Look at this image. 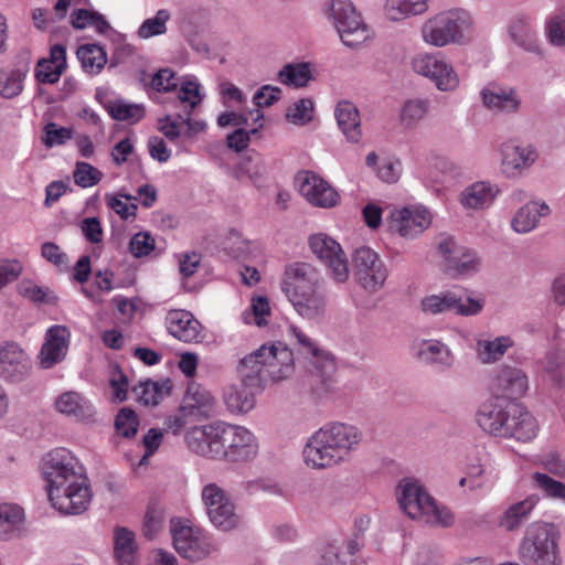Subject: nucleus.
Returning <instances> with one entry per match:
<instances>
[{"mask_svg": "<svg viewBox=\"0 0 565 565\" xmlns=\"http://www.w3.org/2000/svg\"><path fill=\"white\" fill-rule=\"evenodd\" d=\"M18 292L35 303H55L57 297L52 295L47 289H44L41 286L34 285L29 279H23L18 285Z\"/></svg>", "mask_w": 565, "mask_h": 565, "instance_id": "nucleus-50", "label": "nucleus"}, {"mask_svg": "<svg viewBox=\"0 0 565 565\" xmlns=\"http://www.w3.org/2000/svg\"><path fill=\"white\" fill-rule=\"evenodd\" d=\"M511 39L523 50L541 55V47L531 18L524 13L518 14L509 26Z\"/></svg>", "mask_w": 565, "mask_h": 565, "instance_id": "nucleus-30", "label": "nucleus"}, {"mask_svg": "<svg viewBox=\"0 0 565 565\" xmlns=\"http://www.w3.org/2000/svg\"><path fill=\"white\" fill-rule=\"evenodd\" d=\"M289 333L296 339L298 350L301 354L311 359V364L317 370L322 380L329 379L335 371L333 356L320 349L319 345L299 328L291 324Z\"/></svg>", "mask_w": 565, "mask_h": 565, "instance_id": "nucleus-21", "label": "nucleus"}, {"mask_svg": "<svg viewBox=\"0 0 565 565\" xmlns=\"http://www.w3.org/2000/svg\"><path fill=\"white\" fill-rule=\"evenodd\" d=\"M512 345L513 341L510 337H498L492 341H479L477 351L482 363H493L500 360Z\"/></svg>", "mask_w": 565, "mask_h": 565, "instance_id": "nucleus-47", "label": "nucleus"}, {"mask_svg": "<svg viewBox=\"0 0 565 565\" xmlns=\"http://www.w3.org/2000/svg\"><path fill=\"white\" fill-rule=\"evenodd\" d=\"M262 390H252L242 385H232L224 391V402L233 413H247L255 406V395Z\"/></svg>", "mask_w": 565, "mask_h": 565, "instance_id": "nucleus-38", "label": "nucleus"}, {"mask_svg": "<svg viewBox=\"0 0 565 565\" xmlns=\"http://www.w3.org/2000/svg\"><path fill=\"white\" fill-rule=\"evenodd\" d=\"M70 337V330L65 326L56 324L47 329L40 351V364L43 369H51L65 359Z\"/></svg>", "mask_w": 565, "mask_h": 565, "instance_id": "nucleus-23", "label": "nucleus"}, {"mask_svg": "<svg viewBox=\"0 0 565 565\" xmlns=\"http://www.w3.org/2000/svg\"><path fill=\"white\" fill-rule=\"evenodd\" d=\"M32 369L26 352L14 341L0 343V377L19 383L28 377Z\"/></svg>", "mask_w": 565, "mask_h": 565, "instance_id": "nucleus-16", "label": "nucleus"}, {"mask_svg": "<svg viewBox=\"0 0 565 565\" xmlns=\"http://www.w3.org/2000/svg\"><path fill=\"white\" fill-rule=\"evenodd\" d=\"M330 15L344 45L354 47L367 39L366 25L350 0H332Z\"/></svg>", "mask_w": 565, "mask_h": 565, "instance_id": "nucleus-11", "label": "nucleus"}, {"mask_svg": "<svg viewBox=\"0 0 565 565\" xmlns=\"http://www.w3.org/2000/svg\"><path fill=\"white\" fill-rule=\"evenodd\" d=\"M230 424L216 422L201 427H193L185 435L191 451L199 456L222 460L226 455L225 438Z\"/></svg>", "mask_w": 565, "mask_h": 565, "instance_id": "nucleus-9", "label": "nucleus"}, {"mask_svg": "<svg viewBox=\"0 0 565 565\" xmlns=\"http://www.w3.org/2000/svg\"><path fill=\"white\" fill-rule=\"evenodd\" d=\"M24 511L17 504H0V540L21 539L25 534Z\"/></svg>", "mask_w": 565, "mask_h": 565, "instance_id": "nucleus-32", "label": "nucleus"}, {"mask_svg": "<svg viewBox=\"0 0 565 565\" xmlns=\"http://www.w3.org/2000/svg\"><path fill=\"white\" fill-rule=\"evenodd\" d=\"M241 171L247 174L254 184H259L264 181L268 169L264 158L257 152H252L243 159Z\"/></svg>", "mask_w": 565, "mask_h": 565, "instance_id": "nucleus-49", "label": "nucleus"}, {"mask_svg": "<svg viewBox=\"0 0 565 565\" xmlns=\"http://www.w3.org/2000/svg\"><path fill=\"white\" fill-rule=\"evenodd\" d=\"M63 73V66H54L46 58H41L35 67V79L41 84H55Z\"/></svg>", "mask_w": 565, "mask_h": 565, "instance_id": "nucleus-58", "label": "nucleus"}, {"mask_svg": "<svg viewBox=\"0 0 565 565\" xmlns=\"http://www.w3.org/2000/svg\"><path fill=\"white\" fill-rule=\"evenodd\" d=\"M116 429L124 437H132L138 431L139 420L135 411L130 408H121L116 416L115 420Z\"/></svg>", "mask_w": 565, "mask_h": 565, "instance_id": "nucleus-56", "label": "nucleus"}, {"mask_svg": "<svg viewBox=\"0 0 565 565\" xmlns=\"http://www.w3.org/2000/svg\"><path fill=\"white\" fill-rule=\"evenodd\" d=\"M547 36L555 45H565V15L552 18L546 26Z\"/></svg>", "mask_w": 565, "mask_h": 565, "instance_id": "nucleus-64", "label": "nucleus"}, {"mask_svg": "<svg viewBox=\"0 0 565 565\" xmlns=\"http://www.w3.org/2000/svg\"><path fill=\"white\" fill-rule=\"evenodd\" d=\"M56 409L76 419H89L95 415L92 403L77 392H65L55 402Z\"/></svg>", "mask_w": 565, "mask_h": 565, "instance_id": "nucleus-35", "label": "nucleus"}, {"mask_svg": "<svg viewBox=\"0 0 565 565\" xmlns=\"http://www.w3.org/2000/svg\"><path fill=\"white\" fill-rule=\"evenodd\" d=\"M121 198L126 200H135L136 198L129 194H106L105 199L109 209L115 211L122 220H127L130 216H136L138 206L136 204L128 205L122 202Z\"/></svg>", "mask_w": 565, "mask_h": 565, "instance_id": "nucleus-59", "label": "nucleus"}, {"mask_svg": "<svg viewBox=\"0 0 565 565\" xmlns=\"http://www.w3.org/2000/svg\"><path fill=\"white\" fill-rule=\"evenodd\" d=\"M476 422L489 435L521 443L533 440L539 431L536 419L523 405L501 398L483 402L477 409Z\"/></svg>", "mask_w": 565, "mask_h": 565, "instance_id": "nucleus-2", "label": "nucleus"}, {"mask_svg": "<svg viewBox=\"0 0 565 565\" xmlns=\"http://www.w3.org/2000/svg\"><path fill=\"white\" fill-rule=\"evenodd\" d=\"M539 502L540 497L537 494H530L525 499L510 504L499 516V526L508 532L520 530Z\"/></svg>", "mask_w": 565, "mask_h": 565, "instance_id": "nucleus-27", "label": "nucleus"}, {"mask_svg": "<svg viewBox=\"0 0 565 565\" xmlns=\"http://www.w3.org/2000/svg\"><path fill=\"white\" fill-rule=\"evenodd\" d=\"M172 539L179 555L192 562L200 561L214 551L210 539L192 526L173 529Z\"/></svg>", "mask_w": 565, "mask_h": 565, "instance_id": "nucleus-17", "label": "nucleus"}, {"mask_svg": "<svg viewBox=\"0 0 565 565\" xmlns=\"http://www.w3.org/2000/svg\"><path fill=\"white\" fill-rule=\"evenodd\" d=\"M258 128L245 130L237 128L226 137V146L235 152H241L246 149L250 141V136L257 134Z\"/></svg>", "mask_w": 565, "mask_h": 565, "instance_id": "nucleus-63", "label": "nucleus"}, {"mask_svg": "<svg viewBox=\"0 0 565 565\" xmlns=\"http://www.w3.org/2000/svg\"><path fill=\"white\" fill-rule=\"evenodd\" d=\"M417 74L430 78L441 92L455 90L459 85V77L452 65L440 54H426L413 62Z\"/></svg>", "mask_w": 565, "mask_h": 565, "instance_id": "nucleus-14", "label": "nucleus"}, {"mask_svg": "<svg viewBox=\"0 0 565 565\" xmlns=\"http://www.w3.org/2000/svg\"><path fill=\"white\" fill-rule=\"evenodd\" d=\"M551 210L546 203L529 202L521 206L514 214L511 226L520 234L533 231L541 217L547 216Z\"/></svg>", "mask_w": 565, "mask_h": 565, "instance_id": "nucleus-33", "label": "nucleus"}, {"mask_svg": "<svg viewBox=\"0 0 565 565\" xmlns=\"http://www.w3.org/2000/svg\"><path fill=\"white\" fill-rule=\"evenodd\" d=\"M137 545L135 534L127 527H117L114 537V553L119 565H134Z\"/></svg>", "mask_w": 565, "mask_h": 565, "instance_id": "nucleus-41", "label": "nucleus"}, {"mask_svg": "<svg viewBox=\"0 0 565 565\" xmlns=\"http://www.w3.org/2000/svg\"><path fill=\"white\" fill-rule=\"evenodd\" d=\"M109 385L113 390L115 399L118 402L126 401L129 382L128 377L118 365L114 366L110 371Z\"/></svg>", "mask_w": 565, "mask_h": 565, "instance_id": "nucleus-60", "label": "nucleus"}, {"mask_svg": "<svg viewBox=\"0 0 565 565\" xmlns=\"http://www.w3.org/2000/svg\"><path fill=\"white\" fill-rule=\"evenodd\" d=\"M498 190L490 183L478 181L467 186L459 196L466 209L482 210L491 205Z\"/></svg>", "mask_w": 565, "mask_h": 565, "instance_id": "nucleus-34", "label": "nucleus"}, {"mask_svg": "<svg viewBox=\"0 0 565 565\" xmlns=\"http://www.w3.org/2000/svg\"><path fill=\"white\" fill-rule=\"evenodd\" d=\"M170 12L167 9L157 11L153 18L146 19L137 30L140 39H150L162 35L167 32V22L170 20Z\"/></svg>", "mask_w": 565, "mask_h": 565, "instance_id": "nucleus-48", "label": "nucleus"}, {"mask_svg": "<svg viewBox=\"0 0 565 565\" xmlns=\"http://www.w3.org/2000/svg\"><path fill=\"white\" fill-rule=\"evenodd\" d=\"M73 138V130L66 127H58L55 122H49L44 127L43 143L47 148L62 146Z\"/></svg>", "mask_w": 565, "mask_h": 565, "instance_id": "nucleus-55", "label": "nucleus"}, {"mask_svg": "<svg viewBox=\"0 0 565 565\" xmlns=\"http://www.w3.org/2000/svg\"><path fill=\"white\" fill-rule=\"evenodd\" d=\"M318 565H355V562L344 554H340L339 547L333 543L321 545Z\"/></svg>", "mask_w": 565, "mask_h": 565, "instance_id": "nucleus-57", "label": "nucleus"}, {"mask_svg": "<svg viewBox=\"0 0 565 565\" xmlns=\"http://www.w3.org/2000/svg\"><path fill=\"white\" fill-rule=\"evenodd\" d=\"M311 252L330 268L333 278L344 282L349 278V265L340 244L326 234H315L309 238Z\"/></svg>", "mask_w": 565, "mask_h": 565, "instance_id": "nucleus-15", "label": "nucleus"}, {"mask_svg": "<svg viewBox=\"0 0 565 565\" xmlns=\"http://www.w3.org/2000/svg\"><path fill=\"white\" fill-rule=\"evenodd\" d=\"M431 222L429 212L423 207H404L392 213L391 228L401 236L413 238L422 234Z\"/></svg>", "mask_w": 565, "mask_h": 565, "instance_id": "nucleus-24", "label": "nucleus"}, {"mask_svg": "<svg viewBox=\"0 0 565 565\" xmlns=\"http://www.w3.org/2000/svg\"><path fill=\"white\" fill-rule=\"evenodd\" d=\"M214 397L212 394L199 385H190L182 401L180 409L185 415L209 416L213 411Z\"/></svg>", "mask_w": 565, "mask_h": 565, "instance_id": "nucleus-36", "label": "nucleus"}, {"mask_svg": "<svg viewBox=\"0 0 565 565\" xmlns=\"http://www.w3.org/2000/svg\"><path fill=\"white\" fill-rule=\"evenodd\" d=\"M472 18L463 9H450L428 19L423 28L426 43L443 47L452 43H462L472 31Z\"/></svg>", "mask_w": 565, "mask_h": 565, "instance_id": "nucleus-7", "label": "nucleus"}, {"mask_svg": "<svg viewBox=\"0 0 565 565\" xmlns=\"http://www.w3.org/2000/svg\"><path fill=\"white\" fill-rule=\"evenodd\" d=\"M171 387L170 380L162 382L146 380L135 385L132 393L143 405H158L164 396L170 394Z\"/></svg>", "mask_w": 565, "mask_h": 565, "instance_id": "nucleus-39", "label": "nucleus"}, {"mask_svg": "<svg viewBox=\"0 0 565 565\" xmlns=\"http://www.w3.org/2000/svg\"><path fill=\"white\" fill-rule=\"evenodd\" d=\"M202 500L211 523L221 531L227 532L236 529L241 516L232 500L216 483H209L202 489Z\"/></svg>", "mask_w": 565, "mask_h": 565, "instance_id": "nucleus-12", "label": "nucleus"}, {"mask_svg": "<svg viewBox=\"0 0 565 565\" xmlns=\"http://www.w3.org/2000/svg\"><path fill=\"white\" fill-rule=\"evenodd\" d=\"M322 285L323 279L312 265L305 262H295L286 265L281 279V290L286 297L308 291Z\"/></svg>", "mask_w": 565, "mask_h": 565, "instance_id": "nucleus-18", "label": "nucleus"}, {"mask_svg": "<svg viewBox=\"0 0 565 565\" xmlns=\"http://www.w3.org/2000/svg\"><path fill=\"white\" fill-rule=\"evenodd\" d=\"M362 431L350 424L323 425L307 441L303 459L312 469H326L347 461L362 440Z\"/></svg>", "mask_w": 565, "mask_h": 565, "instance_id": "nucleus-3", "label": "nucleus"}, {"mask_svg": "<svg viewBox=\"0 0 565 565\" xmlns=\"http://www.w3.org/2000/svg\"><path fill=\"white\" fill-rule=\"evenodd\" d=\"M536 159L532 147L507 143L502 149V168L508 175H518L527 169Z\"/></svg>", "mask_w": 565, "mask_h": 565, "instance_id": "nucleus-29", "label": "nucleus"}, {"mask_svg": "<svg viewBox=\"0 0 565 565\" xmlns=\"http://www.w3.org/2000/svg\"><path fill=\"white\" fill-rule=\"evenodd\" d=\"M105 108L113 119L130 124L140 121L146 114L143 105L127 103L122 99L109 100Z\"/></svg>", "mask_w": 565, "mask_h": 565, "instance_id": "nucleus-43", "label": "nucleus"}, {"mask_svg": "<svg viewBox=\"0 0 565 565\" xmlns=\"http://www.w3.org/2000/svg\"><path fill=\"white\" fill-rule=\"evenodd\" d=\"M23 271V265L18 259L0 262V289L17 280Z\"/></svg>", "mask_w": 565, "mask_h": 565, "instance_id": "nucleus-62", "label": "nucleus"}, {"mask_svg": "<svg viewBox=\"0 0 565 565\" xmlns=\"http://www.w3.org/2000/svg\"><path fill=\"white\" fill-rule=\"evenodd\" d=\"M278 79L284 85L299 88L308 85L312 74L308 63H289L279 71Z\"/></svg>", "mask_w": 565, "mask_h": 565, "instance_id": "nucleus-45", "label": "nucleus"}, {"mask_svg": "<svg viewBox=\"0 0 565 565\" xmlns=\"http://www.w3.org/2000/svg\"><path fill=\"white\" fill-rule=\"evenodd\" d=\"M292 372V351L280 341L263 344L241 359L236 366L239 382L252 390H263V385L268 379L285 380Z\"/></svg>", "mask_w": 565, "mask_h": 565, "instance_id": "nucleus-4", "label": "nucleus"}, {"mask_svg": "<svg viewBox=\"0 0 565 565\" xmlns=\"http://www.w3.org/2000/svg\"><path fill=\"white\" fill-rule=\"evenodd\" d=\"M169 333L180 341L190 343L198 341L201 323L186 310H170L166 317Z\"/></svg>", "mask_w": 565, "mask_h": 565, "instance_id": "nucleus-26", "label": "nucleus"}, {"mask_svg": "<svg viewBox=\"0 0 565 565\" xmlns=\"http://www.w3.org/2000/svg\"><path fill=\"white\" fill-rule=\"evenodd\" d=\"M495 386L503 395L513 399L526 391L527 379L520 369L503 367L495 376Z\"/></svg>", "mask_w": 565, "mask_h": 565, "instance_id": "nucleus-37", "label": "nucleus"}, {"mask_svg": "<svg viewBox=\"0 0 565 565\" xmlns=\"http://www.w3.org/2000/svg\"><path fill=\"white\" fill-rule=\"evenodd\" d=\"M129 247L135 257L147 256L154 248V239L149 233L139 232L131 237Z\"/></svg>", "mask_w": 565, "mask_h": 565, "instance_id": "nucleus-61", "label": "nucleus"}, {"mask_svg": "<svg viewBox=\"0 0 565 565\" xmlns=\"http://www.w3.org/2000/svg\"><path fill=\"white\" fill-rule=\"evenodd\" d=\"M71 24L76 30L94 26L99 34H106L110 29L106 18L97 11L76 9L71 13Z\"/></svg>", "mask_w": 565, "mask_h": 565, "instance_id": "nucleus-44", "label": "nucleus"}, {"mask_svg": "<svg viewBox=\"0 0 565 565\" xmlns=\"http://www.w3.org/2000/svg\"><path fill=\"white\" fill-rule=\"evenodd\" d=\"M533 480L539 489L548 498L565 501V483L551 478L546 473L535 472Z\"/></svg>", "mask_w": 565, "mask_h": 565, "instance_id": "nucleus-53", "label": "nucleus"}, {"mask_svg": "<svg viewBox=\"0 0 565 565\" xmlns=\"http://www.w3.org/2000/svg\"><path fill=\"white\" fill-rule=\"evenodd\" d=\"M420 310L426 315L437 316L455 313L469 317L478 315L483 308V300L475 299L470 292L460 287L424 297Z\"/></svg>", "mask_w": 565, "mask_h": 565, "instance_id": "nucleus-8", "label": "nucleus"}, {"mask_svg": "<svg viewBox=\"0 0 565 565\" xmlns=\"http://www.w3.org/2000/svg\"><path fill=\"white\" fill-rule=\"evenodd\" d=\"M28 72V63H25L23 67L0 72V95L4 98H13L20 95Z\"/></svg>", "mask_w": 565, "mask_h": 565, "instance_id": "nucleus-46", "label": "nucleus"}, {"mask_svg": "<svg viewBox=\"0 0 565 565\" xmlns=\"http://www.w3.org/2000/svg\"><path fill=\"white\" fill-rule=\"evenodd\" d=\"M428 103L423 99L407 100L401 111V119L407 127L414 126L423 119L427 113Z\"/></svg>", "mask_w": 565, "mask_h": 565, "instance_id": "nucleus-54", "label": "nucleus"}, {"mask_svg": "<svg viewBox=\"0 0 565 565\" xmlns=\"http://www.w3.org/2000/svg\"><path fill=\"white\" fill-rule=\"evenodd\" d=\"M427 9V0H386L384 6L385 15L391 21H402Z\"/></svg>", "mask_w": 565, "mask_h": 565, "instance_id": "nucleus-40", "label": "nucleus"}, {"mask_svg": "<svg viewBox=\"0 0 565 565\" xmlns=\"http://www.w3.org/2000/svg\"><path fill=\"white\" fill-rule=\"evenodd\" d=\"M299 192L308 202L319 207H333L338 204L340 195L322 178L311 172H305L298 178Z\"/></svg>", "mask_w": 565, "mask_h": 565, "instance_id": "nucleus-20", "label": "nucleus"}, {"mask_svg": "<svg viewBox=\"0 0 565 565\" xmlns=\"http://www.w3.org/2000/svg\"><path fill=\"white\" fill-rule=\"evenodd\" d=\"M397 501L401 509L413 520L430 525L450 526L452 514L439 508L434 498L417 481L405 479L397 487Z\"/></svg>", "mask_w": 565, "mask_h": 565, "instance_id": "nucleus-6", "label": "nucleus"}, {"mask_svg": "<svg viewBox=\"0 0 565 565\" xmlns=\"http://www.w3.org/2000/svg\"><path fill=\"white\" fill-rule=\"evenodd\" d=\"M353 273L358 282L369 292L383 288L388 269L379 254L367 246H361L353 252Z\"/></svg>", "mask_w": 565, "mask_h": 565, "instance_id": "nucleus-10", "label": "nucleus"}, {"mask_svg": "<svg viewBox=\"0 0 565 565\" xmlns=\"http://www.w3.org/2000/svg\"><path fill=\"white\" fill-rule=\"evenodd\" d=\"M296 312L303 319L320 322L327 312L328 298L323 285L287 297Z\"/></svg>", "mask_w": 565, "mask_h": 565, "instance_id": "nucleus-22", "label": "nucleus"}, {"mask_svg": "<svg viewBox=\"0 0 565 565\" xmlns=\"http://www.w3.org/2000/svg\"><path fill=\"white\" fill-rule=\"evenodd\" d=\"M313 102L310 98H301L294 103L286 113V119L295 125H306L312 119Z\"/></svg>", "mask_w": 565, "mask_h": 565, "instance_id": "nucleus-51", "label": "nucleus"}, {"mask_svg": "<svg viewBox=\"0 0 565 565\" xmlns=\"http://www.w3.org/2000/svg\"><path fill=\"white\" fill-rule=\"evenodd\" d=\"M334 116L337 124L350 142H359L362 137L360 113L356 106L348 100L339 102Z\"/></svg>", "mask_w": 565, "mask_h": 565, "instance_id": "nucleus-31", "label": "nucleus"}, {"mask_svg": "<svg viewBox=\"0 0 565 565\" xmlns=\"http://www.w3.org/2000/svg\"><path fill=\"white\" fill-rule=\"evenodd\" d=\"M226 455L222 460L230 462L248 461L258 454V441L252 431L243 426L231 425L225 438Z\"/></svg>", "mask_w": 565, "mask_h": 565, "instance_id": "nucleus-19", "label": "nucleus"}, {"mask_svg": "<svg viewBox=\"0 0 565 565\" xmlns=\"http://www.w3.org/2000/svg\"><path fill=\"white\" fill-rule=\"evenodd\" d=\"M561 533L555 524L534 521L526 525L516 547L522 565H563Z\"/></svg>", "mask_w": 565, "mask_h": 565, "instance_id": "nucleus-5", "label": "nucleus"}, {"mask_svg": "<svg viewBox=\"0 0 565 565\" xmlns=\"http://www.w3.org/2000/svg\"><path fill=\"white\" fill-rule=\"evenodd\" d=\"M52 505L64 514L84 512L92 499L88 479L77 459L65 448L50 451L42 461Z\"/></svg>", "mask_w": 565, "mask_h": 565, "instance_id": "nucleus-1", "label": "nucleus"}, {"mask_svg": "<svg viewBox=\"0 0 565 565\" xmlns=\"http://www.w3.org/2000/svg\"><path fill=\"white\" fill-rule=\"evenodd\" d=\"M417 356L426 364L438 371L449 370L455 361L450 349L439 340H423L419 343Z\"/></svg>", "mask_w": 565, "mask_h": 565, "instance_id": "nucleus-28", "label": "nucleus"}, {"mask_svg": "<svg viewBox=\"0 0 565 565\" xmlns=\"http://www.w3.org/2000/svg\"><path fill=\"white\" fill-rule=\"evenodd\" d=\"M74 182L81 188H89L103 179V172L88 162H77L73 172Z\"/></svg>", "mask_w": 565, "mask_h": 565, "instance_id": "nucleus-52", "label": "nucleus"}, {"mask_svg": "<svg viewBox=\"0 0 565 565\" xmlns=\"http://www.w3.org/2000/svg\"><path fill=\"white\" fill-rule=\"evenodd\" d=\"M481 97L484 107L494 113L513 114L521 107L518 90L510 86L488 84L482 88Z\"/></svg>", "mask_w": 565, "mask_h": 565, "instance_id": "nucleus-25", "label": "nucleus"}, {"mask_svg": "<svg viewBox=\"0 0 565 565\" xmlns=\"http://www.w3.org/2000/svg\"><path fill=\"white\" fill-rule=\"evenodd\" d=\"M438 253L444 258V271L451 277L470 276L479 270L480 259L477 254L459 245L452 237H443L437 244Z\"/></svg>", "mask_w": 565, "mask_h": 565, "instance_id": "nucleus-13", "label": "nucleus"}, {"mask_svg": "<svg viewBox=\"0 0 565 565\" xmlns=\"http://www.w3.org/2000/svg\"><path fill=\"white\" fill-rule=\"evenodd\" d=\"M77 57L83 70L88 74H98L107 63V54L103 46L84 44L77 49Z\"/></svg>", "mask_w": 565, "mask_h": 565, "instance_id": "nucleus-42", "label": "nucleus"}]
</instances>
